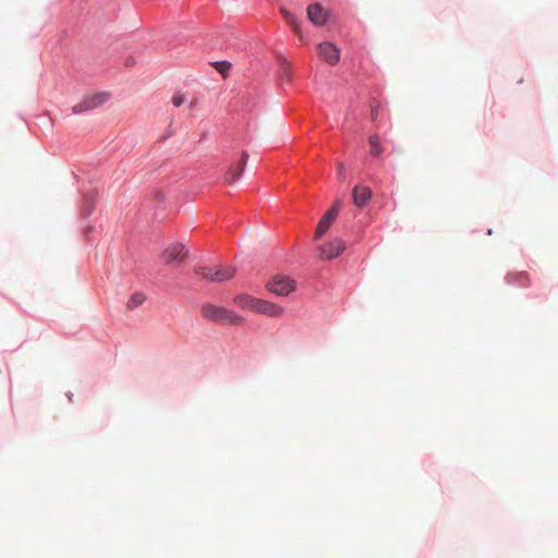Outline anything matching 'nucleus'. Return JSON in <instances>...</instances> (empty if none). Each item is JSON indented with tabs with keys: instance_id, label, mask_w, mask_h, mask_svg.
Segmentation results:
<instances>
[{
	"instance_id": "obj_1",
	"label": "nucleus",
	"mask_w": 558,
	"mask_h": 558,
	"mask_svg": "<svg viewBox=\"0 0 558 558\" xmlns=\"http://www.w3.org/2000/svg\"><path fill=\"white\" fill-rule=\"evenodd\" d=\"M201 314L204 319L220 325L238 326L242 322L241 315L213 303H204L201 306Z\"/></svg>"
},
{
	"instance_id": "obj_2",
	"label": "nucleus",
	"mask_w": 558,
	"mask_h": 558,
	"mask_svg": "<svg viewBox=\"0 0 558 558\" xmlns=\"http://www.w3.org/2000/svg\"><path fill=\"white\" fill-rule=\"evenodd\" d=\"M194 271L201 278L217 283H221L231 279L235 272L234 269L230 266H198Z\"/></svg>"
},
{
	"instance_id": "obj_3",
	"label": "nucleus",
	"mask_w": 558,
	"mask_h": 558,
	"mask_svg": "<svg viewBox=\"0 0 558 558\" xmlns=\"http://www.w3.org/2000/svg\"><path fill=\"white\" fill-rule=\"evenodd\" d=\"M250 308L257 314L269 317H279L283 314L284 308L276 303L257 299L246 294V310Z\"/></svg>"
},
{
	"instance_id": "obj_4",
	"label": "nucleus",
	"mask_w": 558,
	"mask_h": 558,
	"mask_svg": "<svg viewBox=\"0 0 558 558\" xmlns=\"http://www.w3.org/2000/svg\"><path fill=\"white\" fill-rule=\"evenodd\" d=\"M267 289L272 294L286 296L296 290V281L290 276H276L269 280Z\"/></svg>"
},
{
	"instance_id": "obj_5",
	"label": "nucleus",
	"mask_w": 558,
	"mask_h": 558,
	"mask_svg": "<svg viewBox=\"0 0 558 558\" xmlns=\"http://www.w3.org/2000/svg\"><path fill=\"white\" fill-rule=\"evenodd\" d=\"M110 98V94L107 92H99L92 95H87L82 101L76 104L72 111L75 114L83 113L89 110H94L102 106Z\"/></svg>"
},
{
	"instance_id": "obj_6",
	"label": "nucleus",
	"mask_w": 558,
	"mask_h": 558,
	"mask_svg": "<svg viewBox=\"0 0 558 558\" xmlns=\"http://www.w3.org/2000/svg\"><path fill=\"white\" fill-rule=\"evenodd\" d=\"M340 211V202L337 201L331 207H329L318 221L315 230V238L322 239L330 229L336 221Z\"/></svg>"
},
{
	"instance_id": "obj_7",
	"label": "nucleus",
	"mask_w": 558,
	"mask_h": 558,
	"mask_svg": "<svg viewBox=\"0 0 558 558\" xmlns=\"http://www.w3.org/2000/svg\"><path fill=\"white\" fill-rule=\"evenodd\" d=\"M347 244L343 240L336 238L318 246V255L320 259L332 260L342 255Z\"/></svg>"
},
{
	"instance_id": "obj_8",
	"label": "nucleus",
	"mask_w": 558,
	"mask_h": 558,
	"mask_svg": "<svg viewBox=\"0 0 558 558\" xmlns=\"http://www.w3.org/2000/svg\"><path fill=\"white\" fill-rule=\"evenodd\" d=\"M317 53L320 57V59H323L331 66L337 65L341 57L340 48L331 41L320 43L317 46Z\"/></svg>"
},
{
	"instance_id": "obj_9",
	"label": "nucleus",
	"mask_w": 558,
	"mask_h": 558,
	"mask_svg": "<svg viewBox=\"0 0 558 558\" xmlns=\"http://www.w3.org/2000/svg\"><path fill=\"white\" fill-rule=\"evenodd\" d=\"M307 17L313 25L322 27L329 22L330 13L323 4L315 2L307 7Z\"/></svg>"
},
{
	"instance_id": "obj_10",
	"label": "nucleus",
	"mask_w": 558,
	"mask_h": 558,
	"mask_svg": "<svg viewBox=\"0 0 558 558\" xmlns=\"http://www.w3.org/2000/svg\"><path fill=\"white\" fill-rule=\"evenodd\" d=\"M374 193L372 189L362 183H356L352 189V202L359 209H364L368 206Z\"/></svg>"
},
{
	"instance_id": "obj_11",
	"label": "nucleus",
	"mask_w": 558,
	"mask_h": 558,
	"mask_svg": "<svg viewBox=\"0 0 558 558\" xmlns=\"http://www.w3.org/2000/svg\"><path fill=\"white\" fill-rule=\"evenodd\" d=\"M187 248L181 244V243H174L169 245L163 252H162V259L167 264H171L174 262H182L187 256Z\"/></svg>"
},
{
	"instance_id": "obj_12",
	"label": "nucleus",
	"mask_w": 558,
	"mask_h": 558,
	"mask_svg": "<svg viewBox=\"0 0 558 558\" xmlns=\"http://www.w3.org/2000/svg\"><path fill=\"white\" fill-rule=\"evenodd\" d=\"M505 281L508 284H515L522 288L527 287L530 284V278L526 271L508 272L505 276Z\"/></svg>"
},
{
	"instance_id": "obj_13",
	"label": "nucleus",
	"mask_w": 558,
	"mask_h": 558,
	"mask_svg": "<svg viewBox=\"0 0 558 558\" xmlns=\"http://www.w3.org/2000/svg\"><path fill=\"white\" fill-rule=\"evenodd\" d=\"M242 171H243V163L241 161L236 166L231 167L230 170L226 173V175H225L226 182L229 184L236 182L240 179Z\"/></svg>"
},
{
	"instance_id": "obj_14",
	"label": "nucleus",
	"mask_w": 558,
	"mask_h": 558,
	"mask_svg": "<svg viewBox=\"0 0 558 558\" xmlns=\"http://www.w3.org/2000/svg\"><path fill=\"white\" fill-rule=\"evenodd\" d=\"M146 301V295L143 293V292H134L128 303H126V307L129 310H135L136 307L141 306L142 304H144V302Z\"/></svg>"
},
{
	"instance_id": "obj_15",
	"label": "nucleus",
	"mask_w": 558,
	"mask_h": 558,
	"mask_svg": "<svg viewBox=\"0 0 558 558\" xmlns=\"http://www.w3.org/2000/svg\"><path fill=\"white\" fill-rule=\"evenodd\" d=\"M369 151L373 157H380L384 153V148L377 135L369 137Z\"/></svg>"
},
{
	"instance_id": "obj_16",
	"label": "nucleus",
	"mask_w": 558,
	"mask_h": 558,
	"mask_svg": "<svg viewBox=\"0 0 558 558\" xmlns=\"http://www.w3.org/2000/svg\"><path fill=\"white\" fill-rule=\"evenodd\" d=\"M211 65L215 68L217 72H219L223 78H227L229 75V71L232 68L231 62L229 61H217L213 62Z\"/></svg>"
},
{
	"instance_id": "obj_17",
	"label": "nucleus",
	"mask_w": 558,
	"mask_h": 558,
	"mask_svg": "<svg viewBox=\"0 0 558 558\" xmlns=\"http://www.w3.org/2000/svg\"><path fill=\"white\" fill-rule=\"evenodd\" d=\"M281 80L288 83L292 81V72L287 61L282 64Z\"/></svg>"
},
{
	"instance_id": "obj_18",
	"label": "nucleus",
	"mask_w": 558,
	"mask_h": 558,
	"mask_svg": "<svg viewBox=\"0 0 558 558\" xmlns=\"http://www.w3.org/2000/svg\"><path fill=\"white\" fill-rule=\"evenodd\" d=\"M171 100H172L173 106H175V107H180V106H182V105L185 102L186 97H185V95H184V94L177 93V94H174V95L172 96V99H171Z\"/></svg>"
},
{
	"instance_id": "obj_19",
	"label": "nucleus",
	"mask_w": 558,
	"mask_h": 558,
	"mask_svg": "<svg viewBox=\"0 0 558 558\" xmlns=\"http://www.w3.org/2000/svg\"><path fill=\"white\" fill-rule=\"evenodd\" d=\"M242 301H243V296L242 295H238L234 298V303L238 304V305H242Z\"/></svg>"
},
{
	"instance_id": "obj_20",
	"label": "nucleus",
	"mask_w": 558,
	"mask_h": 558,
	"mask_svg": "<svg viewBox=\"0 0 558 558\" xmlns=\"http://www.w3.org/2000/svg\"><path fill=\"white\" fill-rule=\"evenodd\" d=\"M245 106H246V108L250 106V98H248V96H247V95H246V102H245Z\"/></svg>"
},
{
	"instance_id": "obj_21",
	"label": "nucleus",
	"mask_w": 558,
	"mask_h": 558,
	"mask_svg": "<svg viewBox=\"0 0 558 558\" xmlns=\"http://www.w3.org/2000/svg\"><path fill=\"white\" fill-rule=\"evenodd\" d=\"M493 233V229L488 228L486 234L490 235Z\"/></svg>"
},
{
	"instance_id": "obj_22",
	"label": "nucleus",
	"mask_w": 558,
	"mask_h": 558,
	"mask_svg": "<svg viewBox=\"0 0 558 558\" xmlns=\"http://www.w3.org/2000/svg\"><path fill=\"white\" fill-rule=\"evenodd\" d=\"M245 125H246V130H247V129H248V125H250V123H248V121H247V120H246V122H245Z\"/></svg>"
},
{
	"instance_id": "obj_23",
	"label": "nucleus",
	"mask_w": 558,
	"mask_h": 558,
	"mask_svg": "<svg viewBox=\"0 0 558 558\" xmlns=\"http://www.w3.org/2000/svg\"><path fill=\"white\" fill-rule=\"evenodd\" d=\"M245 158H246V162L248 161V154L246 153L245 155Z\"/></svg>"
}]
</instances>
